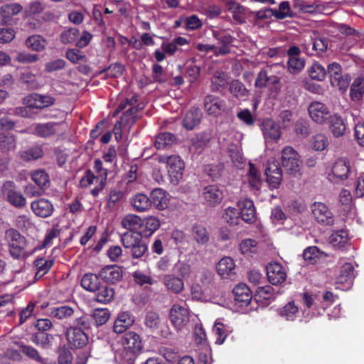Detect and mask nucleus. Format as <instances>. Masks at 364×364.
Here are the masks:
<instances>
[{"label":"nucleus","mask_w":364,"mask_h":364,"mask_svg":"<svg viewBox=\"0 0 364 364\" xmlns=\"http://www.w3.org/2000/svg\"><path fill=\"white\" fill-rule=\"evenodd\" d=\"M294 132L297 136L306 137L310 134V126L306 119H299L294 125Z\"/></svg>","instance_id":"61"},{"label":"nucleus","mask_w":364,"mask_h":364,"mask_svg":"<svg viewBox=\"0 0 364 364\" xmlns=\"http://www.w3.org/2000/svg\"><path fill=\"white\" fill-rule=\"evenodd\" d=\"M141 234L144 237H149L161 227V221L155 216H148L142 219Z\"/></svg>","instance_id":"26"},{"label":"nucleus","mask_w":364,"mask_h":364,"mask_svg":"<svg viewBox=\"0 0 364 364\" xmlns=\"http://www.w3.org/2000/svg\"><path fill=\"white\" fill-rule=\"evenodd\" d=\"M15 146V139L12 135L0 134V149L1 151H9L14 149Z\"/></svg>","instance_id":"64"},{"label":"nucleus","mask_w":364,"mask_h":364,"mask_svg":"<svg viewBox=\"0 0 364 364\" xmlns=\"http://www.w3.org/2000/svg\"><path fill=\"white\" fill-rule=\"evenodd\" d=\"M166 167L171 183L178 185L183 175V161L178 156H171L167 158Z\"/></svg>","instance_id":"4"},{"label":"nucleus","mask_w":364,"mask_h":364,"mask_svg":"<svg viewBox=\"0 0 364 364\" xmlns=\"http://www.w3.org/2000/svg\"><path fill=\"white\" fill-rule=\"evenodd\" d=\"M176 141V136L171 132L159 133L155 139V147L157 149H163L168 146H171Z\"/></svg>","instance_id":"39"},{"label":"nucleus","mask_w":364,"mask_h":364,"mask_svg":"<svg viewBox=\"0 0 364 364\" xmlns=\"http://www.w3.org/2000/svg\"><path fill=\"white\" fill-rule=\"evenodd\" d=\"M47 314L49 316L58 320H67L75 315V310L69 306L63 305L49 308Z\"/></svg>","instance_id":"31"},{"label":"nucleus","mask_w":364,"mask_h":364,"mask_svg":"<svg viewBox=\"0 0 364 364\" xmlns=\"http://www.w3.org/2000/svg\"><path fill=\"white\" fill-rule=\"evenodd\" d=\"M44 154L42 146L36 145L28 148L21 154V158L26 161L41 159Z\"/></svg>","instance_id":"43"},{"label":"nucleus","mask_w":364,"mask_h":364,"mask_svg":"<svg viewBox=\"0 0 364 364\" xmlns=\"http://www.w3.org/2000/svg\"><path fill=\"white\" fill-rule=\"evenodd\" d=\"M266 269L268 281L272 284L279 285L286 280L287 274L279 263H269Z\"/></svg>","instance_id":"14"},{"label":"nucleus","mask_w":364,"mask_h":364,"mask_svg":"<svg viewBox=\"0 0 364 364\" xmlns=\"http://www.w3.org/2000/svg\"><path fill=\"white\" fill-rule=\"evenodd\" d=\"M305 64V59L301 56L290 58L287 60V70L289 73L296 75L303 70Z\"/></svg>","instance_id":"42"},{"label":"nucleus","mask_w":364,"mask_h":364,"mask_svg":"<svg viewBox=\"0 0 364 364\" xmlns=\"http://www.w3.org/2000/svg\"><path fill=\"white\" fill-rule=\"evenodd\" d=\"M192 236L198 245H203L209 241V234L206 228L201 225L196 224L193 226Z\"/></svg>","instance_id":"38"},{"label":"nucleus","mask_w":364,"mask_h":364,"mask_svg":"<svg viewBox=\"0 0 364 364\" xmlns=\"http://www.w3.org/2000/svg\"><path fill=\"white\" fill-rule=\"evenodd\" d=\"M8 201L14 206L17 208H23L26 205L25 197L18 191L13 189L8 191L7 193Z\"/></svg>","instance_id":"51"},{"label":"nucleus","mask_w":364,"mask_h":364,"mask_svg":"<svg viewBox=\"0 0 364 364\" xmlns=\"http://www.w3.org/2000/svg\"><path fill=\"white\" fill-rule=\"evenodd\" d=\"M149 198L151 205H154L157 210H164L168 206V193L161 188L154 189Z\"/></svg>","instance_id":"23"},{"label":"nucleus","mask_w":364,"mask_h":364,"mask_svg":"<svg viewBox=\"0 0 364 364\" xmlns=\"http://www.w3.org/2000/svg\"><path fill=\"white\" fill-rule=\"evenodd\" d=\"M53 336L46 332L36 333L32 336L31 341L43 348H47L50 344Z\"/></svg>","instance_id":"58"},{"label":"nucleus","mask_w":364,"mask_h":364,"mask_svg":"<svg viewBox=\"0 0 364 364\" xmlns=\"http://www.w3.org/2000/svg\"><path fill=\"white\" fill-rule=\"evenodd\" d=\"M143 235L139 231H127L121 235V242L124 247H127L129 245L134 242H139Z\"/></svg>","instance_id":"48"},{"label":"nucleus","mask_w":364,"mask_h":364,"mask_svg":"<svg viewBox=\"0 0 364 364\" xmlns=\"http://www.w3.org/2000/svg\"><path fill=\"white\" fill-rule=\"evenodd\" d=\"M31 207L33 212L36 215L41 218H48L50 216L54 210L53 204L48 200L45 198H40L33 201Z\"/></svg>","instance_id":"21"},{"label":"nucleus","mask_w":364,"mask_h":364,"mask_svg":"<svg viewBox=\"0 0 364 364\" xmlns=\"http://www.w3.org/2000/svg\"><path fill=\"white\" fill-rule=\"evenodd\" d=\"M160 323L161 319L158 313L154 311L146 313L144 318V325L152 332H155L159 328Z\"/></svg>","instance_id":"50"},{"label":"nucleus","mask_w":364,"mask_h":364,"mask_svg":"<svg viewBox=\"0 0 364 364\" xmlns=\"http://www.w3.org/2000/svg\"><path fill=\"white\" fill-rule=\"evenodd\" d=\"M125 249L129 250V253L134 259L141 258L148 251L147 245L142 239L140 240L139 242H136V244L134 242Z\"/></svg>","instance_id":"41"},{"label":"nucleus","mask_w":364,"mask_h":364,"mask_svg":"<svg viewBox=\"0 0 364 364\" xmlns=\"http://www.w3.org/2000/svg\"><path fill=\"white\" fill-rule=\"evenodd\" d=\"M364 94V84L360 78H356L350 86V96L353 101H358Z\"/></svg>","instance_id":"57"},{"label":"nucleus","mask_w":364,"mask_h":364,"mask_svg":"<svg viewBox=\"0 0 364 364\" xmlns=\"http://www.w3.org/2000/svg\"><path fill=\"white\" fill-rule=\"evenodd\" d=\"M130 203L136 212L143 213L151 208L150 198L144 193H137L130 199Z\"/></svg>","instance_id":"25"},{"label":"nucleus","mask_w":364,"mask_h":364,"mask_svg":"<svg viewBox=\"0 0 364 364\" xmlns=\"http://www.w3.org/2000/svg\"><path fill=\"white\" fill-rule=\"evenodd\" d=\"M309 77L312 80L323 81L327 75L325 68L318 62H314L308 69Z\"/></svg>","instance_id":"44"},{"label":"nucleus","mask_w":364,"mask_h":364,"mask_svg":"<svg viewBox=\"0 0 364 364\" xmlns=\"http://www.w3.org/2000/svg\"><path fill=\"white\" fill-rule=\"evenodd\" d=\"M6 239L8 242L9 251L14 259H21L26 257V238L17 230L9 228L6 231Z\"/></svg>","instance_id":"2"},{"label":"nucleus","mask_w":364,"mask_h":364,"mask_svg":"<svg viewBox=\"0 0 364 364\" xmlns=\"http://www.w3.org/2000/svg\"><path fill=\"white\" fill-rule=\"evenodd\" d=\"M163 282L166 288L174 294L181 293L184 289V282L182 278L174 274L165 275Z\"/></svg>","instance_id":"29"},{"label":"nucleus","mask_w":364,"mask_h":364,"mask_svg":"<svg viewBox=\"0 0 364 364\" xmlns=\"http://www.w3.org/2000/svg\"><path fill=\"white\" fill-rule=\"evenodd\" d=\"M213 38L218 41L220 45L215 50L216 55H225L230 52V47L234 41V37L224 29L213 31Z\"/></svg>","instance_id":"5"},{"label":"nucleus","mask_w":364,"mask_h":364,"mask_svg":"<svg viewBox=\"0 0 364 364\" xmlns=\"http://www.w3.org/2000/svg\"><path fill=\"white\" fill-rule=\"evenodd\" d=\"M122 348L117 350L115 358L121 364H134L136 355L143 348L141 336L134 331L125 333L121 339Z\"/></svg>","instance_id":"1"},{"label":"nucleus","mask_w":364,"mask_h":364,"mask_svg":"<svg viewBox=\"0 0 364 364\" xmlns=\"http://www.w3.org/2000/svg\"><path fill=\"white\" fill-rule=\"evenodd\" d=\"M240 208V219L247 223L252 224L256 221V210L252 200L245 198L237 203Z\"/></svg>","instance_id":"16"},{"label":"nucleus","mask_w":364,"mask_h":364,"mask_svg":"<svg viewBox=\"0 0 364 364\" xmlns=\"http://www.w3.org/2000/svg\"><path fill=\"white\" fill-rule=\"evenodd\" d=\"M267 182L272 188H277L282 179V171L278 161H268L265 169Z\"/></svg>","instance_id":"10"},{"label":"nucleus","mask_w":364,"mask_h":364,"mask_svg":"<svg viewBox=\"0 0 364 364\" xmlns=\"http://www.w3.org/2000/svg\"><path fill=\"white\" fill-rule=\"evenodd\" d=\"M354 267L352 264L346 262L341 268L340 274L337 278L339 283L351 282L353 277Z\"/></svg>","instance_id":"55"},{"label":"nucleus","mask_w":364,"mask_h":364,"mask_svg":"<svg viewBox=\"0 0 364 364\" xmlns=\"http://www.w3.org/2000/svg\"><path fill=\"white\" fill-rule=\"evenodd\" d=\"M350 172V166L348 161L345 159L336 160L332 166L331 173L329 175L333 177L336 183L340 181L346 180Z\"/></svg>","instance_id":"13"},{"label":"nucleus","mask_w":364,"mask_h":364,"mask_svg":"<svg viewBox=\"0 0 364 364\" xmlns=\"http://www.w3.org/2000/svg\"><path fill=\"white\" fill-rule=\"evenodd\" d=\"M328 120H329L330 131L335 137H341L345 134L346 125L342 117L335 114L331 115Z\"/></svg>","instance_id":"27"},{"label":"nucleus","mask_w":364,"mask_h":364,"mask_svg":"<svg viewBox=\"0 0 364 364\" xmlns=\"http://www.w3.org/2000/svg\"><path fill=\"white\" fill-rule=\"evenodd\" d=\"M229 91L235 97H245L247 90L245 85L239 80H233L229 83Z\"/></svg>","instance_id":"56"},{"label":"nucleus","mask_w":364,"mask_h":364,"mask_svg":"<svg viewBox=\"0 0 364 364\" xmlns=\"http://www.w3.org/2000/svg\"><path fill=\"white\" fill-rule=\"evenodd\" d=\"M218 274L223 279H228L235 274V264L230 257H223L216 267Z\"/></svg>","instance_id":"24"},{"label":"nucleus","mask_w":364,"mask_h":364,"mask_svg":"<svg viewBox=\"0 0 364 364\" xmlns=\"http://www.w3.org/2000/svg\"><path fill=\"white\" fill-rule=\"evenodd\" d=\"M31 179L40 188H44L50 182V178L46 171L36 170L31 173Z\"/></svg>","instance_id":"54"},{"label":"nucleus","mask_w":364,"mask_h":364,"mask_svg":"<svg viewBox=\"0 0 364 364\" xmlns=\"http://www.w3.org/2000/svg\"><path fill=\"white\" fill-rule=\"evenodd\" d=\"M308 112L311 119L319 124H324L331 117L329 109L326 105L317 101L310 103Z\"/></svg>","instance_id":"7"},{"label":"nucleus","mask_w":364,"mask_h":364,"mask_svg":"<svg viewBox=\"0 0 364 364\" xmlns=\"http://www.w3.org/2000/svg\"><path fill=\"white\" fill-rule=\"evenodd\" d=\"M203 197L208 205L215 207L222 202L224 195L218 186L208 185L203 188Z\"/></svg>","instance_id":"15"},{"label":"nucleus","mask_w":364,"mask_h":364,"mask_svg":"<svg viewBox=\"0 0 364 364\" xmlns=\"http://www.w3.org/2000/svg\"><path fill=\"white\" fill-rule=\"evenodd\" d=\"M79 35V30L75 28H72L63 31L60 36V39L64 44L73 43L76 41Z\"/></svg>","instance_id":"60"},{"label":"nucleus","mask_w":364,"mask_h":364,"mask_svg":"<svg viewBox=\"0 0 364 364\" xmlns=\"http://www.w3.org/2000/svg\"><path fill=\"white\" fill-rule=\"evenodd\" d=\"M26 46L32 50L43 51L46 45V40L41 35H32L26 40Z\"/></svg>","instance_id":"37"},{"label":"nucleus","mask_w":364,"mask_h":364,"mask_svg":"<svg viewBox=\"0 0 364 364\" xmlns=\"http://www.w3.org/2000/svg\"><path fill=\"white\" fill-rule=\"evenodd\" d=\"M203 105L204 109L208 114L218 116L223 109L225 103L220 97L208 95L204 99Z\"/></svg>","instance_id":"22"},{"label":"nucleus","mask_w":364,"mask_h":364,"mask_svg":"<svg viewBox=\"0 0 364 364\" xmlns=\"http://www.w3.org/2000/svg\"><path fill=\"white\" fill-rule=\"evenodd\" d=\"M314 219L322 225H332L334 223L333 214L323 203L315 202L311 206Z\"/></svg>","instance_id":"6"},{"label":"nucleus","mask_w":364,"mask_h":364,"mask_svg":"<svg viewBox=\"0 0 364 364\" xmlns=\"http://www.w3.org/2000/svg\"><path fill=\"white\" fill-rule=\"evenodd\" d=\"M21 350L23 354L29 358L36 361L41 364H47V359L42 358L38 351L32 346L22 345L21 346Z\"/></svg>","instance_id":"52"},{"label":"nucleus","mask_w":364,"mask_h":364,"mask_svg":"<svg viewBox=\"0 0 364 364\" xmlns=\"http://www.w3.org/2000/svg\"><path fill=\"white\" fill-rule=\"evenodd\" d=\"M100 278L99 274L86 273L81 279V286L88 291L95 292L97 290H100L101 284Z\"/></svg>","instance_id":"30"},{"label":"nucleus","mask_w":364,"mask_h":364,"mask_svg":"<svg viewBox=\"0 0 364 364\" xmlns=\"http://www.w3.org/2000/svg\"><path fill=\"white\" fill-rule=\"evenodd\" d=\"M57 125L58 123L53 122L36 124L33 133L41 138H48L56 133Z\"/></svg>","instance_id":"28"},{"label":"nucleus","mask_w":364,"mask_h":364,"mask_svg":"<svg viewBox=\"0 0 364 364\" xmlns=\"http://www.w3.org/2000/svg\"><path fill=\"white\" fill-rule=\"evenodd\" d=\"M99 276L105 283L115 284L122 279L123 270L117 264L107 265L100 270Z\"/></svg>","instance_id":"8"},{"label":"nucleus","mask_w":364,"mask_h":364,"mask_svg":"<svg viewBox=\"0 0 364 364\" xmlns=\"http://www.w3.org/2000/svg\"><path fill=\"white\" fill-rule=\"evenodd\" d=\"M34 100L33 102H30L31 100H28V107H36L42 109L46 107L50 106L55 103V98L50 96H43L40 95H36L35 96L30 97Z\"/></svg>","instance_id":"40"},{"label":"nucleus","mask_w":364,"mask_h":364,"mask_svg":"<svg viewBox=\"0 0 364 364\" xmlns=\"http://www.w3.org/2000/svg\"><path fill=\"white\" fill-rule=\"evenodd\" d=\"M203 117L202 111L198 107H191L184 115L183 127L188 130L194 129L201 122Z\"/></svg>","instance_id":"18"},{"label":"nucleus","mask_w":364,"mask_h":364,"mask_svg":"<svg viewBox=\"0 0 364 364\" xmlns=\"http://www.w3.org/2000/svg\"><path fill=\"white\" fill-rule=\"evenodd\" d=\"M65 336L71 348H82L88 343L87 335L79 328L68 327Z\"/></svg>","instance_id":"9"},{"label":"nucleus","mask_w":364,"mask_h":364,"mask_svg":"<svg viewBox=\"0 0 364 364\" xmlns=\"http://www.w3.org/2000/svg\"><path fill=\"white\" fill-rule=\"evenodd\" d=\"M53 18V15L51 13H46L43 16V19H40L36 17H31L28 20V26L30 28L41 31L43 25V21L51 20Z\"/></svg>","instance_id":"63"},{"label":"nucleus","mask_w":364,"mask_h":364,"mask_svg":"<svg viewBox=\"0 0 364 364\" xmlns=\"http://www.w3.org/2000/svg\"><path fill=\"white\" fill-rule=\"evenodd\" d=\"M299 155L291 146H287L282 151V163L287 173L293 176L299 175Z\"/></svg>","instance_id":"3"},{"label":"nucleus","mask_w":364,"mask_h":364,"mask_svg":"<svg viewBox=\"0 0 364 364\" xmlns=\"http://www.w3.org/2000/svg\"><path fill=\"white\" fill-rule=\"evenodd\" d=\"M235 296V301L240 306H247L251 301L252 295V291L247 284L240 283L235 286L232 290Z\"/></svg>","instance_id":"20"},{"label":"nucleus","mask_w":364,"mask_h":364,"mask_svg":"<svg viewBox=\"0 0 364 364\" xmlns=\"http://www.w3.org/2000/svg\"><path fill=\"white\" fill-rule=\"evenodd\" d=\"M121 224L127 231H141L143 221L139 215L128 214L122 218Z\"/></svg>","instance_id":"33"},{"label":"nucleus","mask_w":364,"mask_h":364,"mask_svg":"<svg viewBox=\"0 0 364 364\" xmlns=\"http://www.w3.org/2000/svg\"><path fill=\"white\" fill-rule=\"evenodd\" d=\"M262 131L266 142H277L281 137V127L272 119L263 122Z\"/></svg>","instance_id":"12"},{"label":"nucleus","mask_w":364,"mask_h":364,"mask_svg":"<svg viewBox=\"0 0 364 364\" xmlns=\"http://www.w3.org/2000/svg\"><path fill=\"white\" fill-rule=\"evenodd\" d=\"M257 242L253 239L243 240L240 244V250L242 255H250L257 252Z\"/></svg>","instance_id":"62"},{"label":"nucleus","mask_w":364,"mask_h":364,"mask_svg":"<svg viewBox=\"0 0 364 364\" xmlns=\"http://www.w3.org/2000/svg\"><path fill=\"white\" fill-rule=\"evenodd\" d=\"M223 218L230 225L239 224L240 219L239 210L233 207H228L225 209Z\"/></svg>","instance_id":"53"},{"label":"nucleus","mask_w":364,"mask_h":364,"mask_svg":"<svg viewBox=\"0 0 364 364\" xmlns=\"http://www.w3.org/2000/svg\"><path fill=\"white\" fill-rule=\"evenodd\" d=\"M228 80L223 72H216L211 79V90L220 92L228 85Z\"/></svg>","instance_id":"45"},{"label":"nucleus","mask_w":364,"mask_h":364,"mask_svg":"<svg viewBox=\"0 0 364 364\" xmlns=\"http://www.w3.org/2000/svg\"><path fill=\"white\" fill-rule=\"evenodd\" d=\"M110 316L109 311L107 309H95L93 310L92 317L96 326H102L107 323Z\"/></svg>","instance_id":"59"},{"label":"nucleus","mask_w":364,"mask_h":364,"mask_svg":"<svg viewBox=\"0 0 364 364\" xmlns=\"http://www.w3.org/2000/svg\"><path fill=\"white\" fill-rule=\"evenodd\" d=\"M327 256V254L321 251L316 246L308 247L304 250L303 252L304 259L311 264H315L318 263L321 259H324Z\"/></svg>","instance_id":"32"},{"label":"nucleus","mask_w":364,"mask_h":364,"mask_svg":"<svg viewBox=\"0 0 364 364\" xmlns=\"http://www.w3.org/2000/svg\"><path fill=\"white\" fill-rule=\"evenodd\" d=\"M23 9L18 3L7 4L0 7V19L2 25H12L13 16L19 14Z\"/></svg>","instance_id":"17"},{"label":"nucleus","mask_w":364,"mask_h":364,"mask_svg":"<svg viewBox=\"0 0 364 364\" xmlns=\"http://www.w3.org/2000/svg\"><path fill=\"white\" fill-rule=\"evenodd\" d=\"M213 331L216 336L215 343L221 345L224 343L229 333L228 327L225 324L216 321L213 327Z\"/></svg>","instance_id":"49"},{"label":"nucleus","mask_w":364,"mask_h":364,"mask_svg":"<svg viewBox=\"0 0 364 364\" xmlns=\"http://www.w3.org/2000/svg\"><path fill=\"white\" fill-rule=\"evenodd\" d=\"M299 313V308L295 305L294 301L288 302L284 306L279 310V315L287 320H294Z\"/></svg>","instance_id":"46"},{"label":"nucleus","mask_w":364,"mask_h":364,"mask_svg":"<svg viewBox=\"0 0 364 364\" xmlns=\"http://www.w3.org/2000/svg\"><path fill=\"white\" fill-rule=\"evenodd\" d=\"M134 323V316L129 311L119 314L113 326L114 333L119 334L124 333Z\"/></svg>","instance_id":"19"},{"label":"nucleus","mask_w":364,"mask_h":364,"mask_svg":"<svg viewBox=\"0 0 364 364\" xmlns=\"http://www.w3.org/2000/svg\"><path fill=\"white\" fill-rule=\"evenodd\" d=\"M170 319L177 329H181L189 321V312L188 309L178 304H174L170 311Z\"/></svg>","instance_id":"11"},{"label":"nucleus","mask_w":364,"mask_h":364,"mask_svg":"<svg viewBox=\"0 0 364 364\" xmlns=\"http://www.w3.org/2000/svg\"><path fill=\"white\" fill-rule=\"evenodd\" d=\"M54 264V259H46L39 257L34 261V265L37 269L35 279L38 280L47 274Z\"/></svg>","instance_id":"34"},{"label":"nucleus","mask_w":364,"mask_h":364,"mask_svg":"<svg viewBox=\"0 0 364 364\" xmlns=\"http://www.w3.org/2000/svg\"><path fill=\"white\" fill-rule=\"evenodd\" d=\"M95 294V300L102 304H107L110 302L114 296V290L112 287L107 286L103 287Z\"/></svg>","instance_id":"47"},{"label":"nucleus","mask_w":364,"mask_h":364,"mask_svg":"<svg viewBox=\"0 0 364 364\" xmlns=\"http://www.w3.org/2000/svg\"><path fill=\"white\" fill-rule=\"evenodd\" d=\"M19 82L27 90H34L39 87V83L36 75L31 71L21 73L19 77Z\"/></svg>","instance_id":"35"},{"label":"nucleus","mask_w":364,"mask_h":364,"mask_svg":"<svg viewBox=\"0 0 364 364\" xmlns=\"http://www.w3.org/2000/svg\"><path fill=\"white\" fill-rule=\"evenodd\" d=\"M228 10L232 14V18L237 23L242 24L245 23L246 14L244 6L235 1H230L228 4Z\"/></svg>","instance_id":"36"}]
</instances>
